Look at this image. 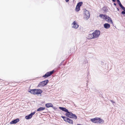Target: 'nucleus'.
I'll return each mask as SVG.
<instances>
[{"label":"nucleus","mask_w":125,"mask_h":125,"mask_svg":"<svg viewBox=\"0 0 125 125\" xmlns=\"http://www.w3.org/2000/svg\"><path fill=\"white\" fill-rule=\"evenodd\" d=\"M59 108L62 111L66 113L65 114V115L66 116L75 119H77V116L75 114H73L72 112H69L68 110L66 108L60 107Z\"/></svg>","instance_id":"f257e3e1"},{"label":"nucleus","mask_w":125,"mask_h":125,"mask_svg":"<svg viewBox=\"0 0 125 125\" xmlns=\"http://www.w3.org/2000/svg\"><path fill=\"white\" fill-rule=\"evenodd\" d=\"M72 24L73 25L72 27L75 29L77 28L79 26L75 21Z\"/></svg>","instance_id":"9b49d317"},{"label":"nucleus","mask_w":125,"mask_h":125,"mask_svg":"<svg viewBox=\"0 0 125 125\" xmlns=\"http://www.w3.org/2000/svg\"><path fill=\"white\" fill-rule=\"evenodd\" d=\"M35 113V112H34L33 113H32L26 116L25 118L27 119H31L32 117V115H34Z\"/></svg>","instance_id":"6e6552de"},{"label":"nucleus","mask_w":125,"mask_h":125,"mask_svg":"<svg viewBox=\"0 0 125 125\" xmlns=\"http://www.w3.org/2000/svg\"><path fill=\"white\" fill-rule=\"evenodd\" d=\"M48 82L49 81L48 80H47L41 82L38 84V86L39 87H42L46 85L48 83Z\"/></svg>","instance_id":"39448f33"},{"label":"nucleus","mask_w":125,"mask_h":125,"mask_svg":"<svg viewBox=\"0 0 125 125\" xmlns=\"http://www.w3.org/2000/svg\"><path fill=\"white\" fill-rule=\"evenodd\" d=\"M61 117H62V118H63V119H64V120L65 121V119H66V118H67V117H65V116H61Z\"/></svg>","instance_id":"5701e85b"},{"label":"nucleus","mask_w":125,"mask_h":125,"mask_svg":"<svg viewBox=\"0 0 125 125\" xmlns=\"http://www.w3.org/2000/svg\"><path fill=\"white\" fill-rule=\"evenodd\" d=\"M69 0H65L66 2H67Z\"/></svg>","instance_id":"cd10ccee"},{"label":"nucleus","mask_w":125,"mask_h":125,"mask_svg":"<svg viewBox=\"0 0 125 125\" xmlns=\"http://www.w3.org/2000/svg\"><path fill=\"white\" fill-rule=\"evenodd\" d=\"M104 26L105 28L107 29H108L110 27V24L107 23L104 24Z\"/></svg>","instance_id":"f8f14e48"},{"label":"nucleus","mask_w":125,"mask_h":125,"mask_svg":"<svg viewBox=\"0 0 125 125\" xmlns=\"http://www.w3.org/2000/svg\"><path fill=\"white\" fill-rule=\"evenodd\" d=\"M119 5L120 7L122 9V10L124 9H125V8L122 5L121 3Z\"/></svg>","instance_id":"aec40b11"},{"label":"nucleus","mask_w":125,"mask_h":125,"mask_svg":"<svg viewBox=\"0 0 125 125\" xmlns=\"http://www.w3.org/2000/svg\"><path fill=\"white\" fill-rule=\"evenodd\" d=\"M117 9L118 11H119L120 10L118 8H117Z\"/></svg>","instance_id":"bb28decb"},{"label":"nucleus","mask_w":125,"mask_h":125,"mask_svg":"<svg viewBox=\"0 0 125 125\" xmlns=\"http://www.w3.org/2000/svg\"><path fill=\"white\" fill-rule=\"evenodd\" d=\"M54 71V70H53L51 71L47 72L43 76V77L46 78L49 77L53 73Z\"/></svg>","instance_id":"423d86ee"},{"label":"nucleus","mask_w":125,"mask_h":125,"mask_svg":"<svg viewBox=\"0 0 125 125\" xmlns=\"http://www.w3.org/2000/svg\"><path fill=\"white\" fill-rule=\"evenodd\" d=\"M46 107L47 108L53 107V105L52 103H47L45 104Z\"/></svg>","instance_id":"ddd939ff"},{"label":"nucleus","mask_w":125,"mask_h":125,"mask_svg":"<svg viewBox=\"0 0 125 125\" xmlns=\"http://www.w3.org/2000/svg\"><path fill=\"white\" fill-rule=\"evenodd\" d=\"M121 13L122 15L125 14V11L124 10Z\"/></svg>","instance_id":"4be33fe9"},{"label":"nucleus","mask_w":125,"mask_h":125,"mask_svg":"<svg viewBox=\"0 0 125 125\" xmlns=\"http://www.w3.org/2000/svg\"><path fill=\"white\" fill-rule=\"evenodd\" d=\"M112 0L114 2H115V0Z\"/></svg>","instance_id":"c756f323"},{"label":"nucleus","mask_w":125,"mask_h":125,"mask_svg":"<svg viewBox=\"0 0 125 125\" xmlns=\"http://www.w3.org/2000/svg\"><path fill=\"white\" fill-rule=\"evenodd\" d=\"M42 92V91L40 89H37V92L36 94H41Z\"/></svg>","instance_id":"2eb2a0df"},{"label":"nucleus","mask_w":125,"mask_h":125,"mask_svg":"<svg viewBox=\"0 0 125 125\" xmlns=\"http://www.w3.org/2000/svg\"><path fill=\"white\" fill-rule=\"evenodd\" d=\"M84 19L85 20H87L89 18L90 14L89 11L86 10H85L84 12Z\"/></svg>","instance_id":"20e7f679"},{"label":"nucleus","mask_w":125,"mask_h":125,"mask_svg":"<svg viewBox=\"0 0 125 125\" xmlns=\"http://www.w3.org/2000/svg\"><path fill=\"white\" fill-rule=\"evenodd\" d=\"M106 21H108L109 23H112V21L111 18L108 16L105 15L104 17V19Z\"/></svg>","instance_id":"0eeeda50"},{"label":"nucleus","mask_w":125,"mask_h":125,"mask_svg":"<svg viewBox=\"0 0 125 125\" xmlns=\"http://www.w3.org/2000/svg\"><path fill=\"white\" fill-rule=\"evenodd\" d=\"M91 121L97 124H103L104 122V120L100 118L96 117L94 118L91 119Z\"/></svg>","instance_id":"7ed1b4c3"},{"label":"nucleus","mask_w":125,"mask_h":125,"mask_svg":"<svg viewBox=\"0 0 125 125\" xmlns=\"http://www.w3.org/2000/svg\"><path fill=\"white\" fill-rule=\"evenodd\" d=\"M34 89L30 90L29 91V92L34 94Z\"/></svg>","instance_id":"f3484780"},{"label":"nucleus","mask_w":125,"mask_h":125,"mask_svg":"<svg viewBox=\"0 0 125 125\" xmlns=\"http://www.w3.org/2000/svg\"><path fill=\"white\" fill-rule=\"evenodd\" d=\"M45 109V108L43 107H40L37 110L38 111H43Z\"/></svg>","instance_id":"4468645a"},{"label":"nucleus","mask_w":125,"mask_h":125,"mask_svg":"<svg viewBox=\"0 0 125 125\" xmlns=\"http://www.w3.org/2000/svg\"><path fill=\"white\" fill-rule=\"evenodd\" d=\"M114 4L115 6H116V4L115 3H114Z\"/></svg>","instance_id":"c85d7f7f"},{"label":"nucleus","mask_w":125,"mask_h":125,"mask_svg":"<svg viewBox=\"0 0 125 125\" xmlns=\"http://www.w3.org/2000/svg\"><path fill=\"white\" fill-rule=\"evenodd\" d=\"M83 3V2H80L78 3L77 4V5H78L79 7H80V6L82 5V4Z\"/></svg>","instance_id":"6ab92c4d"},{"label":"nucleus","mask_w":125,"mask_h":125,"mask_svg":"<svg viewBox=\"0 0 125 125\" xmlns=\"http://www.w3.org/2000/svg\"><path fill=\"white\" fill-rule=\"evenodd\" d=\"M105 15H103V14H100L99 15V16L100 17L103 19H104V17H105Z\"/></svg>","instance_id":"a211bd4d"},{"label":"nucleus","mask_w":125,"mask_h":125,"mask_svg":"<svg viewBox=\"0 0 125 125\" xmlns=\"http://www.w3.org/2000/svg\"><path fill=\"white\" fill-rule=\"evenodd\" d=\"M117 0V2L118 1H120L119 0Z\"/></svg>","instance_id":"7c9ffc66"},{"label":"nucleus","mask_w":125,"mask_h":125,"mask_svg":"<svg viewBox=\"0 0 125 125\" xmlns=\"http://www.w3.org/2000/svg\"><path fill=\"white\" fill-rule=\"evenodd\" d=\"M77 125H80V124H78Z\"/></svg>","instance_id":"2f4dec72"},{"label":"nucleus","mask_w":125,"mask_h":125,"mask_svg":"<svg viewBox=\"0 0 125 125\" xmlns=\"http://www.w3.org/2000/svg\"><path fill=\"white\" fill-rule=\"evenodd\" d=\"M37 89H34V95L37 94H36V92H37Z\"/></svg>","instance_id":"412c9836"},{"label":"nucleus","mask_w":125,"mask_h":125,"mask_svg":"<svg viewBox=\"0 0 125 125\" xmlns=\"http://www.w3.org/2000/svg\"><path fill=\"white\" fill-rule=\"evenodd\" d=\"M80 7L77 5L75 9L76 11L77 12L79 11L80 10Z\"/></svg>","instance_id":"dca6fc26"},{"label":"nucleus","mask_w":125,"mask_h":125,"mask_svg":"<svg viewBox=\"0 0 125 125\" xmlns=\"http://www.w3.org/2000/svg\"><path fill=\"white\" fill-rule=\"evenodd\" d=\"M101 33L100 31L96 30L92 33L89 34L88 36V38L89 39H95L98 38Z\"/></svg>","instance_id":"f03ea898"},{"label":"nucleus","mask_w":125,"mask_h":125,"mask_svg":"<svg viewBox=\"0 0 125 125\" xmlns=\"http://www.w3.org/2000/svg\"><path fill=\"white\" fill-rule=\"evenodd\" d=\"M52 107V108H53L54 109V110H56V109H57V108L56 107H53H53Z\"/></svg>","instance_id":"393cba45"},{"label":"nucleus","mask_w":125,"mask_h":125,"mask_svg":"<svg viewBox=\"0 0 125 125\" xmlns=\"http://www.w3.org/2000/svg\"><path fill=\"white\" fill-rule=\"evenodd\" d=\"M117 2L119 5H120V4H121V3L120 1H118Z\"/></svg>","instance_id":"a878e982"},{"label":"nucleus","mask_w":125,"mask_h":125,"mask_svg":"<svg viewBox=\"0 0 125 125\" xmlns=\"http://www.w3.org/2000/svg\"><path fill=\"white\" fill-rule=\"evenodd\" d=\"M19 121V119H17L14 120L10 122V124H15Z\"/></svg>","instance_id":"9d476101"},{"label":"nucleus","mask_w":125,"mask_h":125,"mask_svg":"<svg viewBox=\"0 0 125 125\" xmlns=\"http://www.w3.org/2000/svg\"><path fill=\"white\" fill-rule=\"evenodd\" d=\"M65 121L67 122H68L70 124H73V121L72 120L68 118H66Z\"/></svg>","instance_id":"1a4fd4ad"},{"label":"nucleus","mask_w":125,"mask_h":125,"mask_svg":"<svg viewBox=\"0 0 125 125\" xmlns=\"http://www.w3.org/2000/svg\"><path fill=\"white\" fill-rule=\"evenodd\" d=\"M110 101L113 103V104H115V102L113 100H110Z\"/></svg>","instance_id":"b1692460"}]
</instances>
